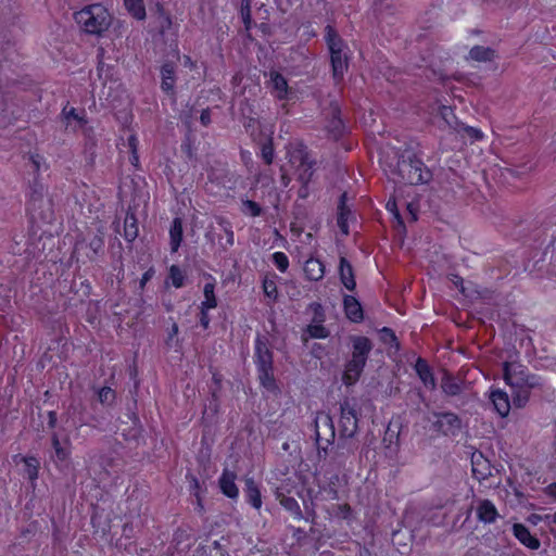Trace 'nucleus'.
<instances>
[{
    "mask_svg": "<svg viewBox=\"0 0 556 556\" xmlns=\"http://www.w3.org/2000/svg\"><path fill=\"white\" fill-rule=\"evenodd\" d=\"M26 211L34 224H51L54 220L53 200L47 187L37 179L29 187Z\"/></svg>",
    "mask_w": 556,
    "mask_h": 556,
    "instance_id": "obj_1",
    "label": "nucleus"
},
{
    "mask_svg": "<svg viewBox=\"0 0 556 556\" xmlns=\"http://www.w3.org/2000/svg\"><path fill=\"white\" fill-rule=\"evenodd\" d=\"M395 174L401 181L412 186L428 184L432 179V172L412 150H404L399 155Z\"/></svg>",
    "mask_w": 556,
    "mask_h": 556,
    "instance_id": "obj_2",
    "label": "nucleus"
},
{
    "mask_svg": "<svg viewBox=\"0 0 556 556\" xmlns=\"http://www.w3.org/2000/svg\"><path fill=\"white\" fill-rule=\"evenodd\" d=\"M254 363L261 386L268 391H276L278 388L274 376V354L266 336L257 334L255 339Z\"/></svg>",
    "mask_w": 556,
    "mask_h": 556,
    "instance_id": "obj_3",
    "label": "nucleus"
},
{
    "mask_svg": "<svg viewBox=\"0 0 556 556\" xmlns=\"http://www.w3.org/2000/svg\"><path fill=\"white\" fill-rule=\"evenodd\" d=\"M75 22L89 35L101 36L109 29L112 16L101 4H91L74 13Z\"/></svg>",
    "mask_w": 556,
    "mask_h": 556,
    "instance_id": "obj_4",
    "label": "nucleus"
},
{
    "mask_svg": "<svg viewBox=\"0 0 556 556\" xmlns=\"http://www.w3.org/2000/svg\"><path fill=\"white\" fill-rule=\"evenodd\" d=\"M503 372L505 381L511 388H539L541 381L538 376L528 374L527 368L516 362H505L503 365Z\"/></svg>",
    "mask_w": 556,
    "mask_h": 556,
    "instance_id": "obj_5",
    "label": "nucleus"
},
{
    "mask_svg": "<svg viewBox=\"0 0 556 556\" xmlns=\"http://www.w3.org/2000/svg\"><path fill=\"white\" fill-rule=\"evenodd\" d=\"M290 162L295 166L296 179L308 184L314 175V161H311L306 148L301 146L290 153Z\"/></svg>",
    "mask_w": 556,
    "mask_h": 556,
    "instance_id": "obj_6",
    "label": "nucleus"
},
{
    "mask_svg": "<svg viewBox=\"0 0 556 556\" xmlns=\"http://www.w3.org/2000/svg\"><path fill=\"white\" fill-rule=\"evenodd\" d=\"M340 435L343 438H353L358 429V416L355 405H352L346 399L340 403Z\"/></svg>",
    "mask_w": 556,
    "mask_h": 556,
    "instance_id": "obj_7",
    "label": "nucleus"
},
{
    "mask_svg": "<svg viewBox=\"0 0 556 556\" xmlns=\"http://www.w3.org/2000/svg\"><path fill=\"white\" fill-rule=\"evenodd\" d=\"M432 428L444 435H456L462 429V419L452 412L434 413Z\"/></svg>",
    "mask_w": 556,
    "mask_h": 556,
    "instance_id": "obj_8",
    "label": "nucleus"
},
{
    "mask_svg": "<svg viewBox=\"0 0 556 556\" xmlns=\"http://www.w3.org/2000/svg\"><path fill=\"white\" fill-rule=\"evenodd\" d=\"M350 342L352 344L351 358L366 364L374 348L371 340L364 336H350Z\"/></svg>",
    "mask_w": 556,
    "mask_h": 556,
    "instance_id": "obj_9",
    "label": "nucleus"
},
{
    "mask_svg": "<svg viewBox=\"0 0 556 556\" xmlns=\"http://www.w3.org/2000/svg\"><path fill=\"white\" fill-rule=\"evenodd\" d=\"M328 115L330 118L327 124V130L337 140L343 135L345 126L341 118V109L336 101L330 102Z\"/></svg>",
    "mask_w": 556,
    "mask_h": 556,
    "instance_id": "obj_10",
    "label": "nucleus"
},
{
    "mask_svg": "<svg viewBox=\"0 0 556 556\" xmlns=\"http://www.w3.org/2000/svg\"><path fill=\"white\" fill-rule=\"evenodd\" d=\"M84 134V152L88 163L92 164L97 155L98 136L93 126L87 124L81 127Z\"/></svg>",
    "mask_w": 556,
    "mask_h": 556,
    "instance_id": "obj_11",
    "label": "nucleus"
},
{
    "mask_svg": "<svg viewBox=\"0 0 556 556\" xmlns=\"http://www.w3.org/2000/svg\"><path fill=\"white\" fill-rule=\"evenodd\" d=\"M472 476L479 480H486L492 476L493 467L482 453H473L471 457Z\"/></svg>",
    "mask_w": 556,
    "mask_h": 556,
    "instance_id": "obj_12",
    "label": "nucleus"
},
{
    "mask_svg": "<svg viewBox=\"0 0 556 556\" xmlns=\"http://www.w3.org/2000/svg\"><path fill=\"white\" fill-rule=\"evenodd\" d=\"M365 366H366V364H364L362 362L354 361L352 358L349 359L346 362V364L344 365V371L342 374V382L346 387L354 386L359 380Z\"/></svg>",
    "mask_w": 556,
    "mask_h": 556,
    "instance_id": "obj_13",
    "label": "nucleus"
},
{
    "mask_svg": "<svg viewBox=\"0 0 556 556\" xmlns=\"http://www.w3.org/2000/svg\"><path fill=\"white\" fill-rule=\"evenodd\" d=\"M476 513L478 520L483 523H493L498 517V511L490 500H480Z\"/></svg>",
    "mask_w": 556,
    "mask_h": 556,
    "instance_id": "obj_14",
    "label": "nucleus"
},
{
    "mask_svg": "<svg viewBox=\"0 0 556 556\" xmlns=\"http://www.w3.org/2000/svg\"><path fill=\"white\" fill-rule=\"evenodd\" d=\"M343 307L346 317L353 323H361L364 319V312L361 303L353 295L343 296Z\"/></svg>",
    "mask_w": 556,
    "mask_h": 556,
    "instance_id": "obj_15",
    "label": "nucleus"
},
{
    "mask_svg": "<svg viewBox=\"0 0 556 556\" xmlns=\"http://www.w3.org/2000/svg\"><path fill=\"white\" fill-rule=\"evenodd\" d=\"M332 76L338 84L343 79L344 73L349 68V59L344 52L330 53Z\"/></svg>",
    "mask_w": 556,
    "mask_h": 556,
    "instance_id": "obj_16",
    "label": "nucleus"
},
{
    "mask_svg": "<svg viewBox=\"0 0 556 556\" xmlns=\"http://www.w3.org/2000/svg\"><path fill=\"white\" fill-rule=\"evenodd\" d=\"M415 370L426 388L429 390L437 388L434 376L426 359L418 357L415 364Z\"/></svg>",
    "mask_w": 556,
    "mask_h": 556,
    "instance_id": "obj_17",
    "label": "nucleus"
},
{
    "mask_svg": "<svg viewBox=\"0 0 556 556\" xmlns=\"http://www.w3.org/2000/svg\"><path fill=\"white\" fill-rule=\"evenodd\" d=\"M441 389L448 396L459 395L464 390V381L448 371H444L441 379Z\"/></svg>",
    "mask_w": 556,
    "mask_h": 556,
    "instance_id": "obj_18",
    "label": "nucleus"
},
{
    "mask_svg": "<svg viewBox=\"0 0 556 556\" xmlns=\"http://www.w3.org/2000/svg\"><path fill=\"white\" fill-rule=\"evenodd\" d=\"M339 276L343 286L350 290L354 291L356 288V281L354 276V270L351 263L344 257H340L339 262Z\"/></svg>",
    "mask_w": 556,
    "mask_h": 556,
    "instance_id": "obj_19",
    "label": "nucleus"
},
{
    "mask_svg": "<svg viewBox=\"0 0 556 556\" xmlns=\"http://www.w3.org/2000/svg\"><path fill=\"white\" fill-rule=\"evenodd\" d=\"M269 87L276 97L280 100L287 99L289 93V87L287 79L277 71H270L269 73Z\"/></svg>",
    "mask_w": 556,
    "mask_h": 556,
    "instance_id": "obj_20",
    "label": "nucleus"
},
{
    "mask_svg": "<svg viewBox=\"0 0 556 556\" xmlns=\"http://www.w3.org/2000/svg\"><path fill=\"white\" fill-rule=\"evenodd\" d=\"M514 535L519 540L521 544L530 549H538L541 545L539 539L533 536L529 529L522 523H515L513 526Z\"/></svg>",
    "mask_w": 556,
    "mask_h": 556,
    "instance_id": "obj_21",
    "label": "nucleus"
},
{
    "mask_svg": "<svg viewBox=\"0 0 556 556\" xmlns=\"http://www.w3.org/2000/svg\"><path fill=\"white\" fill-rule=\"evenodd\" d=\"M236 477L235 472L224 469L219 478L220 490L229 498H237L239 494V490L235 483Z\"/></svg>",
    "mask_w": 556,
    "mask_h": 556,
    "instance_id": "obj_22",
    "label": "nucleus"
},
{
    "mask_svg": "<svg viewBox=\"0 0 556 556\" xmlns=\"http://www.w3.org/2000/svg\"><path fill=\"white\" fill-rule=\"evenodd\" d=\"M161 88L168 94L174 93V86L176 83L175 65L172 62H166L161 67Z\"/></svg>",
    "mask_w": 556,
    "mask_h": 556,
    "instance_id": "obj_23",
    "label": "nucleus"
},
{
    "mask_svg": "<svg viewBox=\"0 0 556 556\" xmlns=\"http://www.w3.org/2000/svg\"><path fill=\"white\" fill-rule=\"evenodd\" d=\"M490 400L500 416L505 417L508 415L510 410V402L506 392L502 390H494L491 392Z\"/></svg>",
    "mask_w": 556,
    "mask_h": 556,
    "instance_id": "obj_24",
    "label": "nucleus"
},
{
    "mask_svg": "<svg viewBox=\"0 0 556 556\" xmlns=\"http://www.w3.org/2000/svg\"><path fill=\"white\" fill-rule=\"evenodd\" d=\"M303 270L306 278L311 281H318L325 275L324 264L318 258L314 257H311L305 262Z\"/></svg>",
    "mask_w": 556,
    "mask_h": 556,
    "instance_id": "obj_25",
    "label": "nucleus"
},
{
    "mask_svg": "<svg viewBox=\"0 0 556 556\" xmlns=\"http://www.w3.org/2000/svg\"><path fill=\"white\" fill-rule=\"evenodd\" d=\"M325 30V40L328 46L329 52H344L345 45L340 35L338 34V31L331 25H327Z\"/></svg>",
    "mask_w": 556,
    "mask_h": 556,
    "instance_id": "obj_26",
    "label": "nucleus"
},
{
    "mask_svg": "<svg viewBox=\"0 0 556 556\" xmlns=\"http://www.w3.org/2000/svg\"><path fill=\"white\" fill-rule=\"evenodd\" d=\"M245 488H244V494L247 497V501L256 509H260L262 506V496L261 491L255 483L253 478H245Z\"/></svg>",
    "mask_w": 556,
    "mask_h": 556,
    "instance_id": "obj_27",
    "label": "nucleus"
},
{
    "mask_svg": "<svg viewBox=\"0 0 556 556\" xmlns=\"http://www.w3.org/2000/svg\"><path fill=\"white\" fill-rule=\"evenodd\" d=\"M184 238V229H182V219L180 217H175L172 222L169 229V239H170V251L173 253L177 252L181 241Z\"/></svg>",
    "mask_w": 556,
    "mask_h": 556,
    "instance_id": "obj_28",
    "label": "nucleus"
},
{
    "mask_svg": "<svg viewBox=\"0 0 556 556\" xmlns=\"http://www.w3.org/2000/svg\"><path fill=\"white\" fill-rule=\"evenodd\" d=\"M139 235L138 219L134 212L128 211L124 220V238L132 242Z\"/></svg>",
    "mask_w": 556,
    "mask_h": 556,
    "instance_id": "obj_29",
    "label": "nucleus"
},
{
    "mask_svg": "<svg viewBox=\"0 0 556 556\" xmlns=\"http://www.w3.org/2000/svg\"><path fill=\"white\" fill-rule=\"evenodd\" d=\"M495 56V50L490 47L475 46L469 51V58L477 62H491Z\"/></svg>",
    "mask_w": 556,
    "mask_h": 556,
    "instance_id": "obj_30",
    "label": "nucleus"
},
{
    "mask_svg": "<svg viewBox=\"0 0 556 556\" xmlns=\"http://www.w3.org/2000/svg\"><path fill=\"white\" fill-rule=\"evenodd\" d=\"M277 498L279 500L280 505L285 509H287L291 514H293L295 519H298V520L303 519L302 510H301L300 505H299V503H298V501L295 498L290 497V496H286V495H283L281 493L277 494Z\"/></svg>",
    "mask_w": 556,
    "mask_h": 556,
    "instance_id": "obj_31",
    "label": "nucleus"
},
{
    "mask_svg": "<svg viewBox=\"0 0 556 556\" xmlns=\"http://www.w3.org/2000/svg\"><path fill=\"white\" fill-rule=\"evenodd\" d=\"M329 336V330L326 329L321 324L308 325L302 334L304 343L307 342L308 338L325 339Z\"/></svg>",
    "mask_w": 556,
    "mask_h": 556,
    "instance_id": "obj_32",
    "label": "nucleus"
},
{
    "mask_svg": "<svg viewBox=\"0 0 556 556\" xmlns=\"http://www.w3.org/2000/svg\"><path fill=\"white\" fill-rule=\"evenodd\" d=\"M125 8L135 18L142 21L146 18V8L143 0H124Z\"/></svg>",
    "mask_w": 556,
    "mask_h": 556,
    "instance_id": "obj_33",
    "label": "nucleus"
},
{
    "mask_svg": "<svg viewBox=\"0 0 556 556\" xmlns=\"http://www.w3.org/2000/svg\"><path fill=\"white\" fill-rule=\"evenodd\" d=\"M22 460L25 465V473L30 481L38 478L40 463L35 456L23 457Z\"/></svg>",
    "mask_w": 556,
    "mask_h": 556,
    "instance_id": "obj_34",
    "label": "nucleus"
},
{
    "mask_svg": "<svg viewBox=\"0 0 556 556\" xmlns=\"http://www.w3.org/2000/svg\"><path fill=\"white\" fill-rule=\"evenodd\" d=\"M51 444L54 450V454L58 460L65 462L70 458L71 451L64 446H62L61 441L56 432H53L51 435Z\"/></svg>",
    "mask_w": 556,
    "mask_h": 556,
    "instance_id": "obj_35",
    "label": "nucleus"
},
{
    "mask_svg": "<svg viewBox=\"0 0 556 556\" xmlns=\"http://www.w3.org/2000/svg\"><path fill=\"white\" fill-rule=\"evenodd\" d=\"M218 225L220 226L222 230L226 235V243H223L222 241H219V244L224 251H227L229 247L233 245L235 235L231 229L230 223L228 220H226L225 218H219Z\"/></svg>",
    "mask_w": 556,
    "mask_h": 556,
    "instance_id": "obj_36",
    "label": "nucleus"
},
{
    "mask_svg": "<svg viewBox=\"0 0 556 556\" xmlns=\"http://www.w3.org/2000/svg\"><path fill=\"white\" fill-rule=\"evenodd\" d=\"M215 285L213 282H207L204 286L203 293L205 300L201 303L203 308H214L217 306V300L214 294Z\"/></svg>",
    "mask_w": 556,
    "mask_h": 556,
    "instance_id": "obj_37",
    "label": "nucleus"
},
{
    "mask_svg": "<svg viewBox=\"0 0 556 556\" xmlns=\"http://www.w3.org/2000/svg\"><path fill=\"white\" fill-rule=\"evenodd\" d=\"M513 389H514V393H513L514 404L517 407H523L529 400L530 390L532 388L525 387V388H513Z\"/></svg>",
    "mask_w": 556,
    "mask_h": 556,
    "instance_id": "obj_38",
    "label": "nucleus"
},
{
    "mask_svg": "<svg viewBox=\"0 0 556 556\" xmlns=\"http://www.w3.org/2000/svg\"><path fill=\"white\" fill-rule=\"evenodd\" d=\"M169 279L175 288H181L185 283L186 275L177 265H172L169 267Z\"/></svg>",
    "mask_w": 556,
    "mask_h": 556,
    "instance_id": "obj_39",
    "label": "nucleus"
},
{
    "mask_svg": "<svg viewBox=\"0 0 556 556\" xmlns=\"http://www.w3.org/2000/svg\"><path fill=\"white\" fill-rule=\"evenodd\" d=\"M457 131L459 134H463L464 136L468 137L471 140V142L480 140L483 137V134L480 129L471 127V126H467L463 123H460L458 125Z\"/></svg>",
    "mask_w": 556,
    "mask_h": 556,
    "instance_id": "obj_40",
    "label": "nucleus"
},
{
    "mask_svg": "<svg viewBox=\"0 0 556 556\" xmlns=\"http://www.w3.org/2000/svg\"><path fill=\"white\" fill-rule=\"evenodd\" d=\"M115 391L110 387H103L98 391V400L102 405H112L115 401Z\"/></svg>",
    "mask_w": 556,
    "mask_h": 556,
    "instance_id": "obj_41",
    "label": "nucleus"
},
{
    "mask_svg": "<svg viewBox=\"0 0 556 556\" xmlns=\"http://www.w3.org/2000/svg\"><path fill=\"white\" fill-rule=\"evenodd\" d=\"M381 340L383 343L394 346L396 350L400 349V343L394 331L391 328L383 327L380 330Z\"/></svg>",
    "mask_w": 556,
    "mask_h": 556,
    "instance_id": "obj_42",
    "label": "nucleus"
},
{
    "mask_svg": "<svg viewBox=\"0 0 556 556\" xmlns=\"http://www.w3.org/2000/svg\"><path fill=\"white\" fill-rule=\"evenodd\" d=\"M263 210L261 205L252 200H242V213L253 217L260 216Z\"/></svg>",
    "mask_w": 556,
    "mask_h": 556,
    "instance_id": "obj_43",
    "label": "nucleus"
},
{
    "mask_svg": "<svg viewBox=\"0 0 556 556\" xmlns=\"http://www.w3.org/2000/svg\"><path fill=\"white\" fill-rule=\"evenodd\" d=\"M320 421L326 427H328V429L330 431V438L333 439L334 438V427H333L332 418L329 415H324L320 418L317 417L316 420H315V425H316V440L319 441V439H320V434H319V431H318V427H319V422Z\"/></svg>",
    "mask_w": 556,
    "mask_h": 556,
    "instance_id": "obj_44",
    "label": "nucleus"
},
{
    "mask_svg": "<svg viewBox=\"0 0 556 556\" xmlns=\"http://www.w3.org/2000/svg\"><path fill=\"white\" fill-rule=\"evenodd\" d=\"M157 11L160 13L161 22H160V33L164 34L166 30L172 27V17L164 11V8L161 4H157Z\"/></svg>",
    "mask_w": 556,
    "mask_h": 556,
    "instance_id": "obj_45",
    "label": "nucleus"
},
{
    "mask_svg": "<svg viewBox=\"0 0 556 556\" xmlns=\"http://www.w3.org/2000/svg\"><path fill=\"white\" fill-rule=\"evenodd\" d=\"M63 115L67 123H70L71 119H74L78 123L80 128L88 124V121L85 118V115L77 114L74 108H72L68 111L64 109Z\"/></svg>",
    "mask_w": 556,
    "mask_h": 556,
    "instance_id": "obj_46",
    "label": "nucleus"
},
{
    "mask_svg": "<svg viewBox=\"0 0 556 556\" xmlns=\"http://www.w3.org/2000/svg\"><path fill=\"white\" fill-rule=\"evenodd\" d=\"M273 262L276 265V267L282 273H285L289 267L288 256L283 252H275L273 254Z\"/></svg>",
    "mask_w": 556,
    "mask_h": 556,
    "instance_id": "obj_47",
    "label": "nucleus"
},
{
    "mask_svg": "<svg viewBox=\"0 0 556 556\" xmlns=\"http://www.w3.org/2000/svg\"><path fill=\"white\" fill-rule=\"evenodd\" d=\"M262 159L266 164H271L274 160V146L271 139L267 140L262 146Z\"/></svg>",
    "mask_w": 556,
    "mask_h": 556,
    "instance_id": "obj_48",
    "label": "nucleus"
},
{
    "mask_svg": "<svg viewBox=\"0 0 556 556\" xmlns=\"http://www.w3.org/2000/svg\"><path fill=\"white\" fill-rule=\"evenodd\" d=\"M263 290L266 296L276 300L278 291L276 282L274 280L265 278L263 281Z\"/></svg>",
    "mask_w": 556,
    "mask_h": 556,
    "instance_id": "obj_49",
    "label": "nucleus"
},
{
    "mask_svg": "<svg viewBox=\"0 0 556 556\" xmlns=\"http://www.w3.org/2000/svg\"><path fill=\"white\" fill-rule=\"evenodd\" d=\"M241 16L243 23L248 26L251 22V0L241 1Z\"/></svg>",
    "mask_w": 556,
    "mask_h": 556,
    "instance_id": "obj_50",
    "label": "nucleus"
},
{
    "mask_svg": "<svg viewBox=\"0 0 556 556\" xmlns=\"http://www.w3.org/2000/svg\"><path fill=\"white\" fill-rule=\"evenodd\" d=\"M89 249L93 252V254H98L103 250L104 240L101 236H94L88 244Z\"/></svg>",
    "mask_w": 556,
    "mask_h": 556,
    "instance_id": "obj_51",
    "label": "nucleus"
},
{
    "mask_svg": "<svg viewBox=\"0 0 556 556\" xmlns=\"http://www.w3.org/2000/svg\"><path fill=\"white\" fill-rule=\"evenodd\" d=\"M190 484V492L200 501V482L193 475H187Z\"/></svg>",
    "mask_w": 556,
    "mask_h": 556,
    "instance_id": "obj_52",
    "label": "nucleus"
},
{
    "mask_svg": "<svg viewBox=\"0 0 556 556\" xmlns=\"http://www.w3.org/2000/svg\"><path fill=\"white\" fill-rule=\"evenodd\" d=\"M311 306L314 308V316H313L312 321L314 324H321L324 321V317H325L321 305L317 304V303H313Z\"/></svg>",
    "mask_w": 556,
    "mask_h": 556,
    "instance_id": "obj_53",
    "label": "nucleus"
},
{
    "mask_svg": "<svg viewBox=\"0 0 556 556\" xmlns=\"http://www.w3.org/2000/svg\"><path fill=\"white\" fill-rule=\"evenodd\" d=\"M207 309L208 308H203V306H201V312H200V317H199V320H200V325L204 328V329H207L208 328V325H210V317H208V314H207Z\"/></svg>",
    "mask_w": 556,
    "mask_h": 556,
    "instance_id": "obj_54",
    "label": "nucleus"
},
{
    "mask_svg": "<svg viewBox=\"0 0 556 556\" xmlns=\"http://www.w3.org/2000/svg\"><path fill=\"white\" fill-rule=\"evenodd\" d=\"M387 208L394 214V217L402 224L400 212L396 208V203L394 200H389L387 203Z\"/></svg>",
    "mask_w": 556,
    "mask_h": 556,
    "instance_id": "obj_55",
    "label": "nucleus"
},
{
    "mask_svg": "<svg viewBox=\"0 0 556 556\" xmlns=\"http://www.w3.org/2000/svg\"><path fill=\"white\" fill-rule=\"evenodd\" d=\"M393 439L397 440L399 433H396L395 431H392L391 428L388 427V429L384 433L383 442H389V445H388V447H389L391 445V443L393 442Z\"/></svg>",
    "mask_w": 556,
    "mask_h": 556,
    "instance_id": "obj_56",
    "label": "nucleus"
},
{
    "mask_svg": "<svg viewBox=\"0 0 556 556\" xmlns=\"http://www.w3.org/2000/svg\"><path fill=\"white\" fill-rule=\"evenodd\" d=\"M154 270L152 268L148 269L140 279V289L143 290L146 283L153 277Z\"/></svg>",
    "mask_w": 556,
    "mask_h": 556,
    "instance_id": "obj_57",
    "label": "nucleus"
},
{
    "mask_svg": "<svg viewBox=\"0 0 556 556\" xmlns=\"http://www.w3.org/2000/svg\"><path fill=\"white\" fill-rule=\"evenodd\" d=\"M212 374H213V377H212L213 382L216 386L215 389H212V395L216 396L217 391L220 389L222 376L215 371H213Z\"/></svg>",
    "mask_w": 556,
    "mask_h": 556,
    "instance_id": "obj_58",
    "label": "nucleus"
},
{
    "mask_svg": "<svg viewBox=\"0 0 556 556\" xmlns=\"http://www.w3.org/2000/svg\"><path fill=\"white\" fill-rule=\"evenodd\" d=\"M213 549L215 553L212 556H228V554L223 549L222 544L218 541L213 542Z\"/></svg>",
    "mask_w": 556,
    "mask_h": 556,
    "instance_id": "obj_59",
    "label": "nucleus"
},
{
    "mask_svg": "<svg viewBox=\"0 0 556 556\" xmlns=\"http://www.w3.org/2000/svg\"><path fill=\"white\" fill-rule=\"evenodd\" d=\"M200 121L203 126H207L211 123V113L208 109L201 112Z\"/></svg>",
    "mask_w": 556,
    "mask_h": 556,
    "instance_id": "obj_60",
    "label": "nucleus"
},
{
    "mask_svg": "<svg viewBox=\"0 0 556 556\" xmlns=\"http://www.w3.org/2000/svg\"><path fill=\"white\" fill-rule=\"evenodd\" d=\"M338 227L344 235H349V226L346 218L338 217L337 219Z\"/></svg>",
    "mask_w": 556,
    "mask_h": 556,
    "instance_id": "obj_61",
    "label": "nucleus"
},
{
    "mask_svg": "<svg viewBox=\"0 0 556 556\" xmlns=\"http://www.w3.org/2000/svg\"><path fill=\"white\" fill-rule=\"evenodd\" d=\"M58 416L56 413L51 410L48 413V427L54 428L56 426Z\"/></svg>",
    "mask_w": 556,
    "mask_h": 556,
    "instance_id": "obj_62",
    "label": "nucleus"
},
{
    "mask_svg": "<svg viewBox=\"0 0 556 556\" xmlns=\"http://www.w3.org/2000/svg\"><path fill=\"white\" fill-rule=\"evenodd\" d=\"M299 198L306 199L309 194L308 184H302L298 191Z\"/></svg>",
    "mask_w": 556,
    "mask_h": 556,
    "instance_id": "obj_63",
    "label": "nucleus"
},
{
    "mask_svg": "<svg viewBox=\"0 0 556 556\" xmlns=\"http://www.w3.org/2000/svg\"><path fill=\"white\" fill-rule=\"evenodd\" d=\"M351 211L348 206H338V217L346 218L350 215Z\"/></svg>",
    "mask_w": 556,
    "mask_h": 556,
    "instance_id": "obj_64",
    "label": "nucleus"
}]
</instances>
